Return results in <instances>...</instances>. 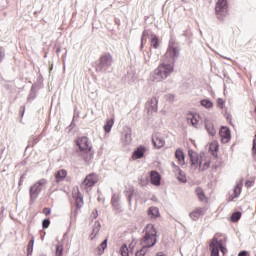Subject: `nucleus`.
Instances as JSON below:
<instances>
[{"label": "nucleus", "instance_id": "obj_1", "mask_svg": "<svg viewBox=\"0 0 256 256\" xmlns=\"http://www.w3.org/2000/svg\"><path fill=\"white\" fill-rule=\"evenodd\" d=\"M179 55H181L179 47H177L175 43H170L165 53V57L170 59V61L161 63L153 71L151 74L152 81H156V83L165 81V79H167V77H169V75L175 71V61L179 59Z\"/></svg>", "mask_w": 256, "mask_h": 256}, {"label": "nucleus", "instance_id": "obj_2", "mask_svg": "<svg viewBox=\"0 0 256 256\" xmlns=\"http://www.w3.org/2000/svg\"><path fill=\"white\" fill-rule=\"evenodd\" d=\"M140 243L142 248L136 251V256H145L147 249H151V247L157 245V229H155V225L148 224L145 227V235L141 238Z\"/></svg>", "mask_w": 256, "mask_h": 256}, {"label": "nucleus", "instance_id": "obj_3", "mask_svg": "<svg viewBox=\"0 0 256 256\" xmlns=\"http://www.w3.org/2000/svg\"><path fill=\"white\" fill-rule=\"evenodd\" d=\"M76 146L78 147L77 152L81 153L85 163H89V161L93 159V153H91L93 146L91 145V142H89V138L87 136L79 137L76 140Z\"/></svg>", "mask_w": 256, "mask_h": 256}, {"label": "nucleus", "instance_id": "obj_4", "mask_svg": "<svg viewBox=\"0 0 256 256\" xmlns=\"http://www.w3.org/2000/svg\"><path fill=\"white\" fill-rule=\"evenodd\" d=\"M113 56L110 53L102 54L96 64V73H111L113 71Z\"/></svg>", "mask_w": 256, "mask_h": 256}, {"label": "nucleus", "instance_id": "obj_5", "mask_svg": "<svg viewBox=\"0 0 256 256\" xmlns=\"http://www.w3.org/2000/svg\"><path fill=\"white\" fill-rule=\"evenodd\" d=\"M43 185H47V180L44 178L38 180L34 185L30 186V205H33V203L39 199V195L41 194V191H43Z\"/></svg>", "mask_w": 256, "mask_h": 256}, {"label": "nucleus", "instance_id": "obj_6", "mask_svg": "<svg viewBox=\"0 0 256 256\" xmlns=\"http://www.w3.org/2000/svg\"><path fill=\"white\" fill-rule=\"evenodd\" d=\"M229 9V4L227 0H218L215 5V13L219 21H223V17L227 15V11Z\"/></svg>", "mask_w": 256, "mask_h": 256}, {"label": "nucleus", "instance_id": "obj_7", "mask_svg": "<svg viewBox=\"0 0 256 256\" xmlns=\"http://www.w3.org/2000/svg\"><path fill=\"white\" fill-rule=\"evenodd\" d=\"M219 135L222 143H229L231 141V130L227 126H221Z\"/></svg>", "mask_w": 256, "mask_h": 256}, {"label": "nucleus", "instance_id": "obj_8", "mask_svg": "<svg viewBox=\"0 0 256 256\" xmlns=\"http://www.w3.org/2000/svg\"><path fill=\"white\" fill-rule=\"evenodd\" d=\"M147 151V147L141 145L138 146L132 153L133 161H137V159H143L145 157V153Z\"/></svg>", "mask_w": 256, "mask_h": 256}, {"label": "nucleus", "instance_id": "obj_9", "mask_svg": "<svg viewBox=\"0 0 256 256\" xmlns=\"http://www.w3.org/2000/svg\"><path fill=\"white\" fill-rule=\"evenodd\" d=\"M150 183L151 185H155V187L161 185V174H159L157 170H152L150 172Z\"/></svg>", "mask_w": 256, "mask_h": 256}, {"label": "nucleus", "instance_id": "obj_10", "mask_svg": "<svg viewBox=\"0 0 256 256\" xmlns=\"http://www.w3.org/2000/svg\"><path fill=\"white\" fill-rule=\"evenodd\" d=\"M188 156L190 159L191 167H194V169H197L199 167V156L195 151L189 150L188 151Z\"/></svg>", "mask_w": 256, "mask_h": 256}, {"label": "nucleus", "instance_id": "obj_11", "mask_svg": "<svg viewBox=\"0 0 256 256\" xmlns=\"http://www.w3.org/2000/svg\"><path fill=\"white\" fill-rule=\"evenodd\" d=\"M96 183H97V176L95 175V173H91L88 176H86L82 185H84L85 187H94Z\"/></svg>", "mask_w": 256, "mask_h": 256}, {"label": "nucleus", "instance_id": "obj_12", "mask_svg": "<svg viewBox=\"0 0 256 256\" xmlns=\"http://www.w3.org/2000/svg\"><path fill=\"white\" fill-rule=\"evenodd\" d=\"M147 107L149 111H152L153 113H157V108L159 105V100L157 98L153 97L147 102Z\"/></svg>", "mask_w": 256, "mask_h": 256}, {"label": "nucleus", "instance_id": "obj_13", "mask_svg": "<svg viewBox=\"0 0 256 256\" xmlns=\"http://www.w3.org/2000/svg\"><path fill=\"white\" fill-rule=\"evenodd\" d=\"M204 125H205V129H206L207 133H209V135H211L212 137L215 136L217 131L215 130V126L213 125V122H211L208 119H205Z\"/></svg>", "mask_w": 256, "mask_h": 256}, {"label": "nucleus", "instance_id": "obj_14", "mask_svg": "<svg viewBox=\"0 0 256 256\" xmlns=\"http://www.w3.org/2000/svg\"><path fill=\"white\" fill-rule=\"evenodd\" d=\"M152 143L156 149H161L165 145V139L161 136H152Z\"/></svg>", "mask_w": 256, "mask_h": 256}, {"label": "nucleus", "instance_id": "obj_15", "mask_svg": "<svg viewBox=\"0 0 256 256\" xmlns=\"http://www.w3.org/2000/svg\"><path fill=\"white\" fill-rule=\"evenodd\" d=\"M175 158L177 159L179 165H185V153L181 148L176 149Z\"/></svg>", "mask_w": 256, "mask_h": 256}, {"label": "nucleus", "instance_id": "obj_16", "mask_svg": "<svg viewBox=\"0 0 256 256\" xmlns=\"http://www.w3.org/2000/svg\"><path fill=\"white\" fill-rule=\"evenodd\" d=\"M150 43L153 49H159V47H161V42L157 34H151Z\"/></svg>", "mask_w": 256, "mask_h": 256}, {"label": "nucleus", "instance_id": "obj_17", "mask_svg": "<svg viewBox=\"0 0 256 256\" xmlns=\"http://www.w3.org/2000/svg\"><path fill=\"white\" fill-rule=\"evenodd\" d=\"M201 215H203V208H196L189 214V217L192 221H197Z\"/></svg>", "mask_w": 256, "mask_h": 256}, {"label": "nucleus", "instance_id": "obj_18", "mask_svg": "<svg viewBox=\"0 0 256 256\" xmlns=\"http://www.w3.org/2000/svg\"><path fill=\"white\" fill-rule=\"evenodd\" d=\"M215 242V246L220 249L221 253H225V251H227V248H225V246H223V239H218L217 236H214L213 239L211 240V243Z\"/></svg>", "mask_w": 256, "mask_h": 256}, {"label": "nucleus", "instance_id": "obj_19", "mask_svg": "<svg viewBox=\"0 0 256 256\" xmlns=\"http://www.w3.org/2000/svg\"><path fill=\"white\" fill-rule=\"evenodd\" d=\"M215 243H217V240H214L213 242H210L209 249H210V256H219V251H221L220 248H218Z\"/></svg>", "mask_w": 256, "mask_h": 256}, {"label": "nucleus", "instance_id": "obj_20", "mask_svg": "<svg viewBox=\"0 0 256 256\" xmlns=\"http://www.w3.org/2000/svg\"><path fill=\"white\" fill-rule=\"evenodd\" d=\"M75 199V207L77 209H81V207H83L84 202H83V196H81V192H77L76 195L73 196Z\"/></svg>", "mask_w": 256, "mask_h": 256}, {"label": "nucleus", "instance_id": "obj_21", "mask_svg": "<svg viewBox=\"0 0 256 256\" xmlns=\"http://www.w3.org/2000/svg\"><path fill=\"white\" fill-rule=\"evenodd\" d=\"M99 231H101V223H99V221H95L91 233L92 240L99 235Z\"/></svg>", "mask_w": 256, "mask_h": 256}, {"label": "nucleus", "instance_id": "obj_22", "mask_svg": "<svg viewBox=\"0 0 256 256\" xmlns=\"http://www.w3.org/2000/svg\"><path fill=\"white\" fill-rule=\"evenodd\" d=\"M65 177H67V170L65 169L58 170L55 174V179L57 183H60V181H63Z\"/></svg>", "mask_w": 256, "mask_h": 256}, {"label": "nucleus", "instance_id": "obj_23", "mask_svg": "<svg viewBox=\"0 0 256 256\" xmlns=\"http://www.w3.org/2000/svg\"><path fill=\"white\" fill-rule=\"evenodd\" d=\"M124 194L127 197L129 205H131V201H133V196L135 195V189L133 187H130L124 191Z\"/></svg>", "mask_w": 256, "mask_h": 256}, {"label": "nucleus", "instance_id": "obj_24", "mask_svg": "<svg viewBox=\"0 0 256 256\" xmlns=\"http://www.w3.org/2000/svg\"><path fill=\"white\" fill-rule=\"evenodd\" d=\"M148 215L151 219H157V217H159V208L151 206L148 208Z\"/></svg>", "mask_w": 256, "mask_h": 256}, {"label": "nucleus", "instance_id": "obj_25", "mask_svg": "<svg viewBox=\"0 0 256 256\" xmlns=\"http://www.w3.org/2000/svg\"><path fill=\"white\" fill-rule=\"evenodd\" d=\"M151 35H155L151 30H144L142 32L140 49H143V41H147V37L151 39Z\"/></svg>", "mask_w": 256, "mask_h": 256}, {"label": "nucleus", "instance_id": "obj_26", "mask_svg": "<svg viewBox=\"0 0 256 256\" xmlns=\"http://www.w3.org/2000/svg\"><path fill=\"white\" fill-rule=\"evenodd\" d=\"M115 124V119L111 118L106 121V124L104 125V131L105 133H111V129H113V125Z\"/></svg>", "mask_w": 256, "mask_h": 256}, {"label": "nucleus", "instance_id": "obj_27", "mask_svg": "<svg viewBox=\"0 0 256 256\" xmlns=\"http://www.w3.org/2000/svg\"><path fill=\"white\" fill-rule=\"evenodd\" d=\"M195 193L200 201H205L207 199V197L205 196V192L203 191V188L197 187Z\"/></svg>", "mask_w": 256, "mask_h": 256}, {"label": "nucleus", "instance_id": "obj_28", "mask_svg": "<svg viewBox=\"0 0 256 256\" xmlns=\"http://www.w3.org/2000/svg\"><path fill=\"white\" fill-rule=\"evenodd\" d=\"M200 104L202 105V107H205V109H213V101H211L210 99H202L200 101Z\"/></svg>", "mask_w": 256, "mask_h": 256}, {"label": "nucleus", "instance_id": "obj_29", "mask_svg": "<svg viewBox=\"0 0 256 256\" xmlns=\"http://www.w3.org/2000/svg\"><path fill=\"white\" fill-rule=\"evenodd\" d=\"M37 97V84H33L30 90L28 101H31Z\"/></svg>", "mask_w": 256, "mask_h": 256}, {"label": "nucleus", "instance_id": "obj_30", "mask_svg": "<svg viewBox=\"0 0 256 256\" xmlns=\"http://www.w3.org/2000/svg\"><path fill=\"white\" fill-rule=\"evenodd\" d=\"M177 179L180 183H187V177L185 176V172H183V170H181V168H178Z\"/></svg>", "mask_w": 256, "mask_h": 256}, {"label": "nucleus", "instance_id": "obj_31", "mask_svg": "<svg viewBox=\"0 0 256 256\" xmlns=\"http://www.w3.org/2000/svg\"><path fill=\"white\" fill-rule=\"evenodd\" d=\"M241 211H236L234 213H232L231 217H230V221L232 223H237V221H239V219H241Z\"/></svg>", "mask_w": 256, "mask_h": 256}, {"label": "nucleus", "instance_id": "obj_32", "mask_svg": "<svg viewBox=\"0 0 256 256\" xmlns=\"http://www.w3.org/2000/svg\"><path fill=\"white\" fill-rule=\"evenodd\" d=\"M243 187V182H239L238 184H236L235 188H234V197L237 198L241 195V189Z\"/></svg>", "mask_w": 256, "mask_h": 256}, {"label": "nucleus", "instance_id": "obj_33", "mask_svg": "<svg viewBox=\"0 0 256 256\" xmlns=\"http://www.w3.org/2000/svg\"><path fill=\"white\" fill-rule=\"evenodd\" d=\"M188 124L192 125V127H195V129H199L197 124L199 123V120L195 118V116H192L191 118H187Z\"/></svg>", "mask_w": 256, "mask_h": 256}, {"label": "nucleus", "instance_id": "obj_34", "mask_svg": "<svg viewBox=\"0 0 256 256\" xmlns=\"http://www.w3.org/2000/svg\"><path fill=\"white\" fill-rule=\"evenodd\" d=\"M120 255H122V256H129V248L127 247V244H123L120 247Z\"/></svg>", "mask_w": 256, "mask_h": 256}, {"label": "nucleus", "instance_id": "obj_35", "mask_svg": "<svg viewBox=\"0 0 256 256\" xmlns=\"http://www.w3.org/2000/svg\"><path fill=\"white\" fill-rule=\"evenodd\" d=\"M108 241H109V239H104L103 241H102V243L99 245V247H98V250L99 251H102L101 253H104L105 252V250L107 249V243H108Z\"/></svg>", "mask_w": 256, "mask_h": 256}, {"label": "nucleus", "instance_id": "obj_36", "mask_svg": "<svg viewBox=\"0 0 256 256\" xmlns=\"http://www.w3.org/2000/svg\"><path fill=\"white\" fill-rule=\"evenodd\" d=\"M123 141H124L125 145H129V143H131V141H132L131 132H126L124 134Z\"/></svg>", "mask_w": 256, "mask_h": 256}, {"label": "nucleus", "instance_id": "obj_37", "mask_svg": "<svg viewBox=\"0 0 256 256\" xmlns=\"http://www.w3.org/2000/svg\"><path fill=\"white\" fill-rule=\"evenodd\" d=\"M55 256H63V245L62 244L56 245Z\"/></svg>", "mask_w": 256, "mask_h": 256}, {"label": "nucleus", "instance_id": "obj_38", "mask_svg": "<svg viewBox=\"0 0 256 256\" xmlns=\"http://www.w3.org/2000/svg\"><path fill=\"white\" fill-rule=\"evenodd\" d=\"M111 203H112L113 207H118V205H119V198L117 197V195H115V194L112 195Z\"/></svg>", "mask_w": 256, "mask_h": 256}, {"label": "nucleus", "instance_id": "obj_39", "mask_svg": "<svg viewBox=\"0 0 256 256\" xmlns=\"http://www.w3.org/2000/svg\"><path fill=\"white\" fill-rule=\"evenodd\" d=\"M49 225H51V220L49 218H45L42 221V229H49Z\"/></svg>", "mask_w": 256, "mask_h": 256}, {"label": "nucleus", "instance_id": "obj_40", "mask_svg": "<svg viewBox=\"0 0 256 256\" xmlns=\"http://www.w3.org/2000/svg\"><path fill=\"white\" fill-rule=\"evenodd\" d=\"M39 140H37V137L33 136L30 138V140L28 141V145L27 148L29 147H33V145H35Z\"/></svg>", "mask_w": 256, "mask_h": 256}, {"label": "nucleus", "instance_id": "obj_41", "mask_svg": "<svg viewBox=\"0 0 256 256\" xmlns=\"http://www.w3.org/2000/svg\"><path fill=\"white\" fill-rule=\"evenodd\" d=\"M210 151L215 155L219 151V144H210Z\"/></svg>", "mask_w": 256, "mask_h": 256}, {"label": "nucleus", "instance_id": "obj_42", "mask_svg": "<svg viewBox=\"0 0 256 256\" xmlns=\"http://www.w3.org/2000/svg\"><path fill=\"white\" fill-rule=\"evenodd\" d=\"M224 105H225V100H223L222 98H218L217 107H219V109H223Z\"/></svg>", "mask_w": 256, "mask_h": 256}, {"label": "nucleus", "instance_id": "obj_43", "mask_svg": "<svg viewBox=\"0 0 256 256\" xmlns=\"http://www.w3.org/2000/svg\"><path fill=\"white\" fill-rule=\"evenodd\" d=\"M182 37L189 39V37H191V30L187 29V30L183 31Z\"/></svg>", "mask_w": 256, "mask_h": 256}, {"label": "nucleus", "instance_id": "obj_44", "mask_svg": "<svg viewBox=\"0 0 256 256\" xmlns=\"http://www.w3.org/2000/svg\"><path fill=\"white\" fill-rule=\"evenodd\" d=\"M42 213H44V215H46V216L51 215V208H49V207L43 208Z\"/></svg>", "mask_w": 256, "mask_h": 256}, {"label": "nucleus", "instance_id": "obj_45", "mask_svg": "<svg viewBox=\"0 0 256 256\" xmlns=\"http://www.w3.org/2000/svg\"><path fill=\"white\" fill-rule=\"evenodd\" d=\"M211 167V162H204V166L202 168V171H205Z\"/></svg>", "mask_w": 256, "mask_h": 256}, {"label": "nucleus", "instance_id": "obj_46", "mask_svg": "<svg viewBox=\"0 0 256 256\" xmlns=\"http://www.w3.org/2000/svg\"><path fill=\"white\" fill-rule=\"evenodd\" d=\"M253 183H255V182H253V181H251V180H247V181L245 182V187H247V188L253 187Z\"/></svg>", "mask_w": 256, "mask_h": 256}, {"label": "nucleus", "instance_id": "obj_47", "mask_svg": "<svg viewBox=\"0 0 256 256\" xmlns=\"http://www.w3.org/2000/svg\"><path fill=\"white\" fill-rule=\"evenodd\" d=\"M25 115V106L20 107V117H23Z\"/></svg>", "mask_w": 256, "mask_h": 256}, {"label": "nucleus", "instance_id": "obj_48", "mask_svg": "<svg viewBox=\"0 0 256 256\" xmlns=\"http://www.w3.org/2000/svg\"><path fill=\"white\" fill-rule=\"evenodd\" d=\"M247 255H249V252H247V251H245V250L241 251V252L238 254V256H247Z\"/></svg>", "mask_w": 256, "mask_h": 256}, {"label": "nucleus", "instance_id": "obj_49", "mask_svg": "<svg viewBox=\"0 0 256 256\" xmlns=\"http://www.w3.org/2000/svg\"><path fill=\"white\" fill-rule=\"evenodd\" d=\"M78 213H79V209L76 208L75 210H72V215L74 217H77Z\"/></svg>", "mask_w": 256, "mask_h": 256}, {"label": "nucleus", "instance_id": "obj_50", "mask_svg": "<svg viewBox=\"0 0 256 256\" xmlns=\"http://www.w3.org/2000/svg\"><path fill=\"white\" fill-rule=\"evenodd\" d=\"M23 179H25V174H23V175L20 177V180H19L18 185L21 186V184L23 183Z\"/></svg>", "mask_w": 256, "mask_h": 256}, {"label": "nucleus", "instance_id": "obj_51", "mask_svg": "<svg viewBox=\"0 0 256 256\" xmlns=\"http://www.w3.org/2000/svg\"><path fill=\"white\" fill-rule=\"evenodd\" d=\"M4 57H5V54L3 53V51L0 50V63L1 61H3Z\"/></svg>", "mask_w": 256, "mask_h": 256}, {"label": "nucleus", "instance_id": "obj_52", "mask_svg": "<svg viewBox=\"0 0 256 256\" xmlns=\"http://www.w3.org/2000/svg\"><path fill=\"white\" fill-rule=\"evenodd\" d=\"M33 255V249H27V256Z\"/></svg>", "mask_w": 256, "mask_h": 256}, {"label": "nucleus", "instance_id": "obj_53", "mask_svg": "<svg viewBox=\"0 0 256 256\" xmlns=\"http://www.w3.org/2000/svg\"><path fill=\"white\" fill-rule=\"evenodd\" d=\"M28 244H30V245H35V238H32V239L29 241Z\"/></svg>", "mask_w": 256, "mask_h": 256}, {"label": "nucleus", "instance_id": "obj_54", "mask_svg": "<svg viewBox=\"0 0 256 256\" xmlns=\"http://www.w3.org/2000/svg\"><path fill=\"white\" fill-rule=\"evenodd\" d=\"M97 213H98V212H97V209H96L95 212H93V215H94L93 217H94V219H97Z\"/></svg>", "mask_w": 256, "mask_h": 256}, {"label": "nucleus", "instance_id": "obj_55", "mask_svg": "<svg viewBox=\"0 0 256 256\" xmlns=\"http://www.w3.org/2000/svg\"><path fill=\"white\" fill-rule=\"evenodd\" d=\"M173 167H175L176 171H179V166L175 165V163H172Z\"/></svg>", "mask_w": 256, "mask_h": 256}, {"label": "nucleus", "instance_id": "obj_56", "mask_svg": "<svg viewBox=\"0 0 256 256\" xmlns=\"http://www.w3.org/2000/svg\"><path fill=\"white\" fill-rule=\"evenodd\" d=\"M226 119H227V121H229V120L231 119V114H228V115L226 116Z\"/></svg>", "mask_w": 256, "mask_h": 256}, {"label": "nucleus", "instance_id": "obj_57", "mask_svg": "<svg viewBox=\"0 0 256 256\" xmlns=\"http://www.w3.org/2000/svg\"><path fill=\"white\" fill-rule=\"evenodd\" d=\"M27 249H33V245L28 244Z\"/></svg>", "mask_w": 256, "mask_h": 256}, {"label": "nucleus", "instance_id": "obj_58", "mask_svg": "<svg viewBox=\"0 0 256 256\" xmlns=\"http://www.w3.org/2000/svg\"><path fill=\"white\" fill-rule=\"evenodd\" d=\"M61 51V47H58L57 49H56V53H59Z\"/></svg>", "mask_w": 256, "mask_h": 256}, {"label": "nucleus", "instance_id": "obj_59", "mask_svg": "<svg viewBox=\"0 0 256 256\" xmlns=\"http://www.w3.org/2000/svg\"><path fill=\"white\" fill-rule=\"evenodd\" d=\"M182 3H189V0H181Z\"/></svg>", "mask_w": 256, "mask_h": 256}, {"label": "nucleus", "instance_id": "obj_60", "mask_svg": "<svg viewBox=\"0 0 256 256\" xmlns=\"http://www.w3.org/2000/svg\"><path fill=\"white\" fill-rule=\"evenodd\" d=\"M202 163H203V161H200V162H199V166H200V167H201Z\"/></svg>", "mask_w": 256, "mask_h": 256}, {"label": "nucleus", "instance_id": "obj_61", "mask_svg": "<svg viewBox=\"0 0 256 256\" xmlns=\"http://www.w3.org/2000/svg\"><path fill=\"white\" fill-rule=\"evenodd\" d=\"M224 59H228L229 61H231V58L224 57Z\"/></svg>", "mask_w": 256, "mask_h": 256}, {"label": "nucleus", "instance_id": "obj_62", "mask_svg": "<svg viewBox=\"0 0 256 256\" xmlns=\"http://www.w3.org/2000/svg\"><path fill=\"white\" fill-rule=\"evenodd\" d=\"M98 201H101V197H98Z\"/></svg>", "mask_w": 256, "mask_h": 256}, {"label": "nucleus", "instance_id": "obj_63", "mask_svg": "<svg viewBox=\"0 0 256 256\" xmlns=\"http://www.w3.org/2000/svg\"><path fill=\"white\" fill-rule=\"evenodd\" d=\"M39 256H45V254H40Z\"/></svg>", "mask_w": 256, "mask_h": 256}, {"label": "nucleus", "instance_id": "obj_64", "mask_svg": "<svg viewBox=\"0 0 256 256\" xmlns=\"http://www.w3.org/2000/svg\"><path fill=\"white\" fill-rule=\"evenodd\" d=\"M148 55H151V51H150V52H148Z\"/></svg>", "mask_w": 256, "mask_h": 256}]
</instances>
